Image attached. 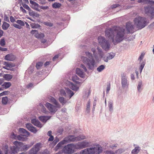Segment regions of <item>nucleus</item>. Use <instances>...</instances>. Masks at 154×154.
I'll list each match as a JSON object with an SVG mask.
<instances>
[{"instance_id":"32","label":"nucleus","mask_w":154,"mask_h":154,"mask_svg":"<svg viewBox=\"0 0 154 154\" xmlns=\"http://www.w3.org/2000/svg\"><path fill=\"white\" fill-rule=\"evenodd\" d=\"M61 6V4L58 2H55L52 5V7L54 8H58Z\"/></svg>"},{"instance_id":"18","label":"nucleus","mask_w":154,"mask_h":154,"mask_svg":"<svg viewBox=\"0 0 154 154\" xmlns=\"http://www.w3.org/2000/svg\"><path fill=\"white\" fill-rule=\"evenodd\" d=\"M31 122L34 125L39 127L41 128L42 127L43 125L38 120L35 119H33L31 120Z\"/></svg>"},{"instance_id":"36","label":"nucleus","mask_w":154,"mask_h":154,"mask_svg":"<svg viewBox=\"0 0 154 154\" xmlns=\"http://www.w3.org/2000/svg\"><path fill=\"white\" fill-rule=\"evenodd\" d=\"M142 86V81L139 82L138 83V86H137V90L140 93V92L142 89L141 88V87Z\"/></svg>"},{"instance_id":"62","label":"nucleus","mask_w":154,"mask_h":154,"mask_svg":"<svg viewBox=\"0 0 154 154\" xmlns=\"http://www.w3.org/2000/svg\"><path fill=\"white\" fill-rule=\"evenodd\" d=\"M10 20L11 22L12 23H14V22L16 21L15 19L12 16L10 17Z\"/></svg>"},{"instance_id":"15","label":"nucleus","mask_w":154,"mask_h":154,"mask_svg":"<svg viewBox=\"0 0 154 154\" xmlns=\"http://www.w3.org/2000/svg\"><path fill=\"white\" fill-rule=\"evenodd\" d=\"M102 48L105 51H107L109 50L110 45L108 40H106L101 45Z\"/></svg>"},{"instance_id":"5","label":"nucleus","mask_w":154,"mask_h":154,"mask_svg":"<svg viewBox=\"0 0 154 154\" xmlns=\"http://www.w3.org/2000/svg\"><path fill=\"white\" fill-rule=\"evenodd\" d=\"M34 143L32 142L28 144H24L23 143L17 141H15L14 142V145H17L19 150L21 151H26L30 148L32 146Z\"/></svg>"},{"instance_id":"8","label":"nucleus","mask_w":154,"mask_h":154,"mask_svg":"<svg viewBox=\"0 0 154 154\" xmlns=\"http://www.w3.org/2000/svg\"><path fill=\"white\" fill-rule=\"evenodd\" d=\"M66 92L63 90H60V94L62 96H65L67 98H68L69 99L71 98L74 94L73 92L69 88L66 89Z\"/></svg>"},{"instance_id":"31","label":"nucleus","mask_w":154,"mask_h":154,"mask_svg":"<svg viewBox=\"0 0 154 154\" xmlns=\"http://www.w3.org/2000/svg\"><path fill=\"white\" fill-rule=\"evenodd\" d=\"M10 25L9 24L5 22H4L3 24L2 25V28L4 30H6L8 29V28L9 27Z\"/></svg>"},{"instance_id":"59","label":"nucleus","mask_w":154,"mask_h":154,"mask_svg":"<svg viewBox=\"0 0 154 154\" xmlns=\"http://www.w3.org/2000/svg\"><path fill=\"white\" fill-rule=\"evenodd\" d=\"M17 139L19 140L23 141L24 140V138L21 136L18 135L17 137Z\"/></svg>"},{"instance_id":"30","label":"nucleus","mask_w":154,"mask_h":154,"mask_svg":"<svg viewBox=\"0 0 154 154\" xmlns=\"http://www.w3.org/2000/svg\"><path fill=\"white\" fill-rule=\"evenodd\" d=\"M106 40L105 38L101 36H100L98 37V41L100 45Z\"/></svg>"},{"instance_id":"23","label":"nucleus","mask_w":154,"mask_h":154,"mask_svg":"<svg viewBox=\"0 0 154 154\" xmlns=\"http://www.w3.org/2000/svg\"><path fill=\"white\" fill-rule=\"evenodd\" d=\"M19 131L23 134V136L27 137L29 135V133L27 131L23 128H20Z\"/></svg>"},{"instance_id":"6","label":"nucleus","mask_w":154,"mask_h":154,"mask_svg":"<svg viewBox=\"0 0 154 154\" xmlns=\"http://www.w3.org/2000/svg\"><path fill=\"white\" fill-rule=\"evenodd\" d=\"M75 147L74 144H69L64 147L63 150L65 154H72L75 152Z\"/></svg>"},{"instance_id":"60","label":"nucleus","mask_w":154,"mask_h":154,"mask_svg":"<svg viewBox=\"0 0 154 154\" xmlns=\"http://www.w3.org/2000/svg\"><path fill=\"white\" fill-rule=\"evenodd\" d=\"M39 8H40L41 9L45 10L47 9L48 8V7L47 6H40Z\"/></svg>"},{"instance_id":"44","label":"nucleus","mask_w":154,"mask_h":154,"mask_svg":"<svg viewBox=\"0 0 154 154\" xmlns=\"http://www.w3.org/2000/svg\"><path fill=\"white\" fill-rule=\"evenodd\" d=\"M91 93V91L89 90L86 91L85 92V94L84 96V97L85 98H88L90 95Z\"/></svg>"},{"instance_id":"61","label":"nucleus","mask_w":154,"mask_h":154,"mask_svg":"<svg viewBox=\"0 0 154 154\" xmlns=\"http://www.w3.org/2000/svg\"><path fill=\"white\" fill-rule=\"evenodd\" d=\"M4 20H5L8 22H9L8 17L6 15H5L4 17Z\"/></svg>"},{"instance_id":"24","label":"nucleus","mask_w":154,"mask_h":154,"mask_svg":"<svg viewBox=\"0 0 154 154\" xmlns=\"http://www.w3.org/2000/svg\"><path fill=\"white\" fill-rule=\"evenodd\" d=\"M140 148L138 146H135V148L131 152L132 154H137L140 151Z\"/></svg>"},{"instance_id":"40","label":"nucleus","mask_w":154,"mask_h":154,"mask_svg":"<svg viewBox=\"0 0 154 154\" xmlns=\"http://www.w3.org/2000/svg\"><path fill=\"white\" fill-rule=\"evenodd\" d=\"M3 65H5V66H3V68L5 69L8 70H11V71H13L14 69H10L9 68V67L8 66L7 64V62L4 61L3 62Z\"/></svg>"},{"instance_id":"46","label":"nucleus","mask_w":154,"mask_h":154,"mask_svg":"<svg viewBox=\"0 0 154 154\" xmlns=\"http://www.w3.org/2000/svg\"><path fill=\"white\" fill-rule=\"evenodd\" d=\"M34 7V9L36 11H40V10L38 8V7L39 8L40 5L37 3L35 2V3L33 5Z\"/></svg>"},{"instance_id":"51","label":"nucleus","mask_w":154,"mask_h":154,"mask_svg":"<svg viewBox=\"0 0 154 154\" xmlns=\"http://www.w3.org/2000/svg\"><path fill=\"white\" fill-rule=\"evenodd\" d=\"M9 93V91H4L0 93V97L3 96V95H7Z\"/></svg>"},{"instance_id":"22","label":"nucleus","mask_w":154,"mask_h":154,"mask_svg":"<svg viewBox=\"0 0 154 154\" xmlns=\"http://www.w3.org/2000/svg\"><path fill=\"white\" fill-rule=\"evenodd\" d=\"M51 117L49 116H42L39 117V119L43 122L45 123Z\"/></svg>"},{"instance_id":"48","label":"nucleus","mask_w":154,"mask_h":154,"mask_svg":"<svg viewBox=\"0 0 154 154\" xmlns=\"http://www.w3.org/2000/svg\"><path fill=\"white\" fill-rule=\"evenodd\" d=\"M76 137L77 138V141L80 140H81L85 139L86 138L85 136H84L83 135H79V136Z\"/></svg>"},{"instance_id":"21","label":"nucleus","mask_w":154,"mask_h":154,"mask_svg":"<svg viewBox=\"0 0 154 154\" xmlns=\"http://www.w3.org/2000/svg\"><path fill=\"white\" fill-rule=\"evenodd\" d=\"M76 73L80 77L84 78L85 77V74L80 69L77 68L76 70Z\"/></svg>"},{"instance_id":"47","label":"nucleus","mask_w":154,"mask_h":154,"mask_svg":"<svg viewBox=\"0 0 154 154\" xmlns=\"http://www.w3.org/2000/svg\"><path fill=\"white\" fill-rule=\"evenodd\" d=\"M145 62L144 61L141 64V65L139 67V69L140 71V73H141L142 71V70L145 65Z\"/></svg>"},{"instance_id":"26","label":"nucleus","mask_w":154,"mask_h":154,"mask_svg":"<svg viewBox=\"0 0 154 154\" xmlns=\"http://www.w3.org/2000/svg\"><path fill=\"white\" fill-rule=\"evenodd\" d=\"M50 100L51 103L54 104L55 105H57V107H60V104L54 97H51L50 99Z\"/></svg>"},{"instance_id":"43","label":"nucleus","mask_w":154,"mask_h":154,"mask_svg":"<svg viewBox=\"0 0 154 154\" xmlns=\"http://www.w3.org/2000/svg\"><path fill=\"white\" fill-rule=\"evenodd\" d=\"M30 26L32 27V28L33 29H35L38 28H39L40 27V25L39 24H36L32 23L31 24Z\"/></svg>"},{"instance_id":"45","label":"nucleus","mask_w":154,"mask_h":154,"mask_svg":"<svg viewBox=\"0 0 154 154\" xmlns=\"http://www.w3.org/2000/svg\"><path fill=\"white\" fill-rule=\"evenodd\" d=\"M71 89L73 91H77L79 89V88L76 85L72 84L71 86Z\"/></svg>"},{"instance_id":"13","label":"nucleus","mask_w":154,"mask_h":154,"mask_svg":"<svg viewBox=\"0 0 154 154\" xmlns=\"http://www.w3.org/2000/svg\"><path fill=\"white\" fill-rule=\"evenodd\" d=\"M134 28V25L132 23L129 22L127 23L126 28L127 31V33H133L135 31Z\"/></svg>"},{"instance_id":"7","label":"nucleus","mask_w":154,"mask_h":154,"mask_svg":"<svg viewBox=\"0 0 154 154\" xmlns=\"http://www.w3.org/2000/svg\"><path fill=\"white\" fill-rule=\"evenodd\" d=\"M121 84L123 88H127L129 85V82L128 80V77L126 74L124 73H122L121 74Z\"/></svg>"},{"instance_id":"4","label":"nucleus","mask_w":154,"mask_h":154,"mask_svg":"<svg viewBox=\"0 0 154 154\" xmlns=\"http://www.w3.org/2000/svg\"><path fill=\"white\" fill-rule=\"evenodd\" d=\"M134 24L139 29L143 28L147 25L146 19L145 17H138L134 19Z\"/></svg>"},{"instance_id":"56","label":"nucleus","mask_w":154,"mask_h":154,"mask_svg":"<svg viewBox=\"0 0 154 154\" xmlns=\"http://www.w3.org/2000/svg\"><path fill=\"white\" fill-rule=\"evenodd\" d=\"M13 26L15 28L19 29H21V27L20 26L15 23H13Z\"/></svg>"},{"instance_id":"50","label":"nucleus","mask_w":154,"mask_h":154,"mask_svg":"<svg viewBox=\"0 0 154 154\" xmlns=\"http://www.w3.org/2000/svg\"><path fill=\"white\" fill-rule=\"evenodd\" d=\"M16 22L17 23L20 25L21 26H24L25 24L24 22L21 20H17Z\"/></svg>"},{"instance_id":"12","label":"nucleus","mask_w":154,"mask_h":154,"mask_svg":"<svg viewBox=\"0 0 154 154\" xmlns=\"http://www.w3.org/2000/svg\"><path fill=\"white\" fill-rule=\"evenodd\" d=\"M41 143H36L34 147L32 148L29 152L28 154H37L39 150Z\"/></svg>"},{"instance_id":"39","label":"nucleus","mask_w":154,"mask_h":154,"mask_svg":"<svg viewBox=\"0 0 154 154\" xmlns=\"http://www.w3.org/2000/svg\"><path fill=\"white\" fill-rule=\"evenodd\" d=\"M90 103L91 101L89 100L88 102V103L87 105V107L86 108V111L88 113H89L90 112Z\"/></svg>"},{"instance_id":"28","label":"nucleus","mask_w":154,"mask_h":154,"mask_svg":"<svg viewBox=\"0 0 154 154\" xmlns=\"http://www.w3.org/2000/svg\"><path fill=\"white\" fill-rule=\"evenodd\" d=\"M11 85V84L10 82H5L2 86L5 89H6L9 88Z\"/></svg>"},{"instance_id":"42","label":"nucleus","mask_w":154,"mask_h":154,"mask_svg":"<svg viewBox=\"0 0 154 154\" xmlns=\"http://www.w3.org/2000/svg\"><path fill=\"white\" fill-rule=\"evenodd\" d=\"M0 45L2 47L4 46L5 45V40L4 38H2L0 40Z\"/></svg>"},{"instance_id":"63","label":"nucleus","mask_w":154,"mask_h":154,"mask_svg":"<svg viewBox=\"0 0 154 154\" xmlns=\"http://www.w3.org/2000/svg\"><path fill=\"white\" fill-rule=\"evenodd\" d=\"M50 137L48 139V141H52L54 139V137L53 136L51 135L49 136Z\"/></svg>"},{"instance_id":"3","label":"nucleus","mask_w":154,"mask_h":154,"mask_svg":"<svg viewBox=\"0 0 154 154\" xmlns=\"http://www.w3.org/2000/svg\"><path fill=\"white\" fill-rule=\"evenodd\" d=\"M85 55L88 57L85 56L82 57V60L83 63L86 65L88 68L91 70H93L94 67L96 66L95 60L93 57L92 54L88 51L85 52Z\"/></svg>"},{"instance_id":"20","label":"nucleus","mask_w":154,"mask_h":154,"mask_svg":"<svg viewBox=\"0 0 154 154\" xmlns=\"http://www.w3.org/2000/svg\"><path fill=\"white\" fill-rule=\"evenodd\" d=\"M5 59L7 60L13 61L15 59V57L11 54H9L5 56Z\"/></svg>"},{"instance_id":"29","label":"nucleus","mask_w":154,"mask_h":154,"mask_svg":"<svg viewBox=\"0 0 154 154\" xmlns=\"http://www.w3.org/2000/svg\"><path fill=\"white\" fill-rule=\"evenodd\" d=\"M68 99H65L64 97H60L59 98V100L60 102L62 104V105H63L66 103L67 102Z\"/></svg>"},{"instance_id":"34","label":"nucleus","mask_w":154,"mask_h":154,"mask_svg":"<svg viewBox=\"0 0 154 154\" xmlns=\"http://www.w3.org/2000/svg\"><path fill=\"white\" fill-rule=\"evenodd\" d=\"M66 143L64 140H63L62 141L60 142L55 147V148L57 149H58L60 147L62 146V145L66 144Z\"/></svg>"},{"instance_id":"1","label":"nucleus","mask_w":154,"mask_h":154,"mask_svg":"<svg viewBox=\"0 0 154 154\" xmlns=\"http://www.w3.org/2000/svg\"><path fill=\"white\" fill-rule=\"evenodd\" d=\"M125 32V29L115 30L110 29L106 30L105 34L106 36L111 39L113 44L116 45L124 39Z\"/></svg>"},{"instance_id":"41","label":"nucleus","mask_w":154,"mask_h":154,"mask_svg":"<svg viewBox=\"0 0 154 154\" xmlns=\"http://www.w3.org/2000/svg\"><path fill=\"white\" fill-rule=\"evenodd\" d=\"M43 63L41 62H38L36 64V67L37 69H40L42 66Z\"/></svg>"},{"instance_id":"10","label":"nucleus","mask_w":154,"mask_h":154,"mask_svg":"<svg viewBox=\"0 0 154 154\" xmlns=\"http://www.w3.org/2000/svg\"><path fill=\"white\" fill-rule=\"evenodd\" d=\"M89 143L86 141L78 142V143L74 144L75 149H80L87 147L90 145Z\"/></svg>"},{"instance_id":"58","label":"nucleus","mask_w":154,"mask_h":154,"mask_svg":"<svg viewBox=\"0 0 154 154\" xmlns=\"http://www.w3.org/2000/svg\"><path fill=\"white\" fill-rule=\"evenodd\" d=\"M80 67L84 69L85 72H87V69L85 66L84 64H81Z\"/></svg>"},{"instance_id":"54","label":"nucleus","mask_w":154,"mask_h":154,"mask_svg":"<svg viewBox=\"0 0 154 154\" xmlns=\"http://www.w3.org/2000/svg\"><path fill=\"white\" fill-rule=\"evenodd\" d=\"M63 131V129L62 127H59L57 131V132L58 133L60 134H61L62 133V132Z\"/></svg>"},{"instance_id":"38","label":"nucleus","mask_w":154,"mask_h":154,"mask_svg":"<svg viewBox=\"0 0 154 154\" xmlns=\"http://www.w3.org/2000/svg\"><path fill=\"white\" fill-rule=\"evenodd\" d=\"M108 107L109 111L112 112L113 110V103L111 101L109 102Z\"/></svg>"},{"instance_id":"64","label":"nucleus","mask_w":154,"mask_h":154,"mask_svg":"<svg viewBox=\"0 0 154 154\" xmlns=\"http://www.w3.org/2000/svg\"><path fill=\"white\" fill-rule=\"evenodd\" d=\"M42 154H49V152L47 149L44 150Z\"/></svg>"},{"instance_id":"52","label":"nucleus","mask_w":154,"mask_h":154,"mask_svg":"<svg viewBox=\"0 0 154 154\" xmlns=\"http://www.w3.org/2000/svg\"><path fill=\"white\" fill-rule=\"evenodd\" d=\"M80 154H88V148L82 150L81 151Z\"/></svg>"},{"instance_id":"9","label":"nucleus","mask_w":154,"mask_h":154,"mask_svg":"<svg viewBox=\"0 0 154 154\" xmlns=\"http://www.w3.org/2000/svg\"><path fill=\"white\" fill-rule=\"evenodd\" d=\"M88 154H99L102 151L101 147H94L88 148Z\"/></svg>"},{"instance_id":"14","label":"nucleus","mask_w":154,"mask_h":154,"mask_svg":"<svg viewBox=\"0 0 154 154\" xmlns=\"http://www.w3.org/2000/svg\"><path fill=\"white\" fill-rule=\"evenodd\" d=\"M77 138L76 137H75L73 135H70L66 137L64 140L66 143L71 142L77 141Z\"/></svg>"},{"instance_id":"37","label":"nucleus","mask_w":154,"mask_h":154,"mask_svg":"<svg viewBox=\"0 0 154 154\" xmlns=\"http://www.w3.org/2000/svg\"><path fill=\"white\" fill-rule=\"evenodd\" d=\"M105 68L104 65H102L99 66L97 68V70L99 72H102Z\"/></svg>"},{"instance_id":"27","label":"nucleus","mask_w":154,"mask_h":154,"mask_svg":"<svg viewBox=\"0 0 154 154\" xmlns=\"http://www.w3.org/2000/svg\"><path fill=\"white\" fill-rule=\"evenodd\" d=\"M3 77L5 80L9 81L12 79L13 76L11 74H4L3 76Z\"/></svg>"},{"instance_id":"33","label":"nucleus","mask_w":154,"mask_h":154,"mask_svg":"<svg viewBox=\"0 0 154 154\" xmlns=\"http://www.w3.org/2000/svg\"><path fill=\"white\" fill-rule=\"evenodd\" d=\"M8 99L7 97H3L2 98V103L3 105H6L8 103Z\"/></svg>"},{"instance_id":"49","label":"nucleus","mask_w":154,"mask_h":154,"mask_svg":"<svg viewBox=\"0 0 154 154\" xmlns=\"http://www.w3.org/2000/svg\"><path fill=\"white\" fill-rule=\"evenodd\" d=\"M7 66L9 67L10 69L13 67H14L15 66V64L14 63H8L7 62Z\"/></svg>"},{"instance_id":"57","label":"nucleus","mask_w":154,"mask_h":154,"mask_svg":"<svg viewBox=\"0 0 154 154\" xmlns=\"http://www.w3.org/2000/svg\"><path fill=\"white\" fill-rule=\"evenodd\" d=\"M59 139L58 138L56 137L55 138V140L53 141V143L54 145H55L59 141Z\"/></svg>"},{"instance_id":"35","label":"nucleus","mask_w":154,"mask_h":154,"mask_svg":"<svg viewBox=\"0 0 154 154\" xmlns=\"http://www.w3.org/2000/svg\"><path fill=\"white\" fill-rule=\"evenodd\" d=\"M108 55L107 56V58L109 60H111L116 55L115 53L112 52L108 54Z\"/></svg>"},{"instance_id":"16","label":"nucleus","mask_w":154,"mask_h":154,"mask_svg":"<svg viewBox=\"0 0 154 154\" xmlns=\"http://www.w3.org/2000/svg\"><path fill=\"white\" fill-rule=\"evenodd\" d=\"M26 127L29 130L34 133H36L37 131L36 128L33 127L31 124H26Z\"/></svg>"},{"instance_id":"25","label":"nucleus","mask_w":154,"mask_h":154,"mask_svg":"<svg viewBox=\"0 0 154 154\" xmlns=\"http://www.w3.org/2000/svg\"><path fill=\"white\" fill-rule=\"evenodd\" d=\"M29 11V14L30 16H32L33 17H39V14L35 13V12L32 11L30 9Z\"/></svg>"},{"instance_id":"53","label":"nucleus","mask_w":154,"mask_h":154,"mask_svg":"<svg viewBox=\"0 0 154 154\" xmlns=\"http://www.w3.org/2000/svg\"><path fill=\"white\" fill-rule=\"evenodd\" d=\"M22 5L24 8L27 10L28 11L30 10L31 8L27 5L23 3H22Z\"/></svg>"},{"instance_id":"2","label":"nucleus","mask_w":154,"mask_h":154,"mask_svg":"<svg viewBox=\"0 0 154 154\" xmlns=\"http://www.w3.org/2000/svg\"><path fill=\"white\" fill-rule=\"evenodd\" d=\"M138 2L149 5L144 6V11L145 14L152 19L154 17V2L150 0H139Z\"/></svg>"},{"instance_id":"11","label":"nucleus","mask_w":154,"mask_h":154,"mask_svg":"<svg viewBox=\"0 0 154 154\" xmlns=\"http://www.w3.org/2000/svg\"><path fill=\"white\" fill-rule=\"evenodd\" d=\"M45 106L51 112L52 114H54L55 113L57 110V108H60L57 107V105L54 106L49 103H46Z\"/></svg>"},{"instance_id":"17","label":"nucleus","mask_w":154,"mask_h":154,"mask_svg":"<svg viewBox=\"0 0 154 154\" xmlns=\"http://www.w3.org/2000/svg\"><path fill=\"white\" fill-rule=\"evenodd\" d=\"M11 147V151L10 152V154H15L17 153V151L19 150L18 146L17 145H14Z\"/></svg>"},{"instance_id":"55","label":"nucleus","mask_w":154,"mask_h":154,"mask_svg":"<svg viewBox=\"0 0 154 154\" xmlns=\"http://www.w3.org/2000/svg\"><path fill=\"white\" fill-rule=\"evenodd\" d=\"M72 79L73 81L75 82L77 80H79V78L76 75H74L72 77Z\"/></svg>"},{"instance_id":"19","label":"nucleus","mask_w":154,"mask_h":154,"mask_svg":"<svg viewBox=\"0 0 154 154\" xmlns=\"http://www.w3.org/2000/svg\"><path fill=\"white\" fill-rule=\"evenodd\" d=\"M2 150L0 149V154H3L4 152L5 154H8V147L7 145L3 146L2 147Z\"/></svg>"}]
</instances>
